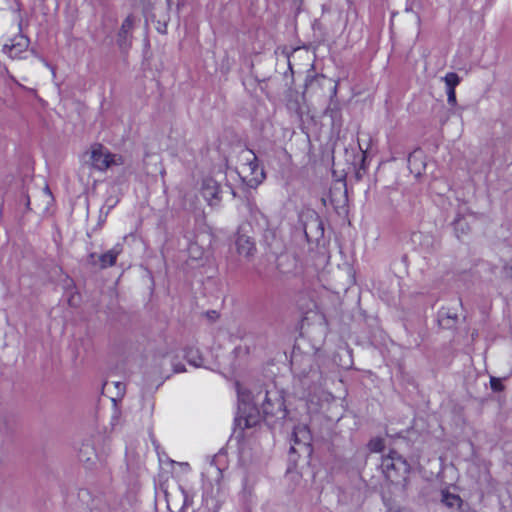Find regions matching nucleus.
<instances>
[{"label":"nucleus","instance_id":"obj_2","mask_svg":"<svg viewBox=\"0 0 512 512\" xmlns=\"http://www.w3.org/2000/svg\"><path fill=\"white\" fill-rule=\"evenodd\" d=\"M86 155L89 158V165L100 172H105L114 166H121L125 163V159L121 154L112 153L101 143L92 144Z\"/></svg>","mask_w":512,"mask_h":512},{"label":"nucleus","instance_id":"obj_9","mask_svg":"<svg viewBox=\"0 0 512 512\" xmlns=\"http://www.w3.org/2000/svg\"><path fill=\"white\" fill-rule=\"evenodd\" d=\"M29 46V39L22 35H16L14 38L9 39L2 48V51L10 58H21L22 54L26 52Z\"/></svg>","mask_w":512,"mask_h":512},{"label":"nucleus","instance_id":"obj_23","mask_svg":"<svg viewBox=\"0 0 512 512\" xmlns=\"http://www.w3.org/2000/svg\"><path fill=\"white\" fill-rule=\"evenodd\" d=\"M416 161H417V154L416 153L411 154L408 158L409 166L412 168Z\"/></svg>","mask_w":512,"mask_h":512},{"label":"nucleus","instance_id":"obj_17","mask_svg":"<svg viewBox=\"0 0 512 512\" xmlns=\"http://www.w3.org/2000/svg\"><path fill=\"white\" fill-rule=\"evenodd\" d=\"M185 358L190 365L196 368L202 366L203 359L197 348H187L185 351Z\"/></svg>","mask_w":512,"mask_h":512},{"label":"nucleus","instance_id":"obj_10","mask_svg":"<svg viewBox=\"0 0 512 512\" xmlns=\"http://www.w3.org/2000/svg\"><path fill=\"white\" fill-rule=\"evenodd\" d=\"M176 356L172 352H157L153 356L154 365L158 368L159 373H164L165 366L170 364L174 373L184 372V365L176 362Z\"/></svg>","mask_w":512,"mask_h":512},{"label":"nucleus","instance_id":"obj_16","mask_svg":"<svg viewBox=\"0 0 512 512\" xmlns=\"http://www.w3.org/2000/svg\"><path fill=\"white\" fill-rule=\"evenodd\" d=\"M453 226H454V231H455L456 237L458 239H461L463 236L467 235L468 232L470 231L469 222L462 215L457 216V218L453 222Z\"/></svg>","mask_w":512,"mask_h":512},{"label":"nucleus","instance_id":"obj_7","mask_svg":"<svg viewBox=\"0 0 512 512\" xmlns=\"http://www.w3.org/2000/svg\"><path fill=\"white\" fill-rule=\"evenodd\" d=\"M123 252V245L120 243L115 244L108 251L97 255L96 253H91L88 256V261L93 266H98L101 269H106L112 267L116 264L117 258Z\"/></svg>","mask_w":512,"mask_h":512},{"label":"nucleus","instance_id":"obj_24","mask_svg":"<svg viewBox=\"0 0 512 512\" xmlns=\"http://www.w3.org/2000/svg\"><path fill=\"white\" fill-rule=\"evenodd\" d=\"M166 27L167 25L164 23V24H159V26H157V31L159 33H162V34H165L166 33Z\"/></svg>","mask_w":512,"mask_h":512},{"label":"nucleus","instance_id":"obj_12","mask_svg":"<svg viewBox=\"0 0 512 512\" xmlns=\"http://www.w3.org/2000/svg\"><path fill=\"white\" fill-rule=\"evenodd\" d=\"M78 457L87 468H92L96 462L100 460V456L96 452L94 444L89 440L81 444L78 451Z\"/></svg>","mask_w":512,"mask_h":512},{"label":"nucleus","instance_id":"obj_18","mask_svg":"<svg viewBox=\"0 0 512 512\" xmlns=\"http://www.w3.org/2000/svg\"><path fill=\"white\" fill-rule=\"evenodd\" d=\"M188 256L191 260H202L205 255V250L197 241L190 242L187 248Z\"/></svg>","mask_w":512,"mask_h":512},{"label":"nucleus","instance_id":"obj_21","mask_svg":"<svg viewBox=\"0 0 512 512\" xmlns=\"http://www.w3.org/2000/svg\"><path fill=\"white\" fill-rule=\"evenodd\" d=\"M446 94H447V102L448 104H450L451 106H456L457 105V99H456V91L455 89H446Z\"/></svg>","mask_w":512,"mask_h":512},{"label":"nucleus","instance_id":"obj_11","mask_svg":"<svg viewBox=\"0 0 512 512\" xmlns=\"http://www.w3.org/2000/svg\"><path fill=\"white\" fill-rule=\"evenodd\" d=\"M235 246L237 253L245 258L253 256L256 251L255 242L252 237L243 232V228L237 232Z\"/></svg>","mask_w":512,"mask_h":512},{"label":"nucleus","instance_id":"obj_22","mask_svg":"<svg viewBox=\"0 0 512 512\" xmlns=\"http://www.w3.org/2000/svg\"><path fill=\"white\" fill-rule=\"evenodd\" d=\"M491 387L494 391H501L503 386L499 379L497 378H491Z\"/></svg>","mask_w":512,"mask_h":512},{"label":"nucleus","instance_id":"obj_5","mask_svg":"<svg viewBox=\"0 0 512 512\" xmlns=\"http://www.w3.org/2000/svg\"><path fill=\"white\" fill-rule=\"evenodd\" d=\"M292 441L293 445L290 448L291 453L306 454L308 456L311 455L312 436L307 425H298L294 428Z\"/></svg>","mask_w":512,"mask_h":512},{"label":"nucleus","instance_id":"obj_1","mask_svg":"<svg viewBox=\"0 0 512 512\" xmlns=\"http://www.w3.org/2000/svg\"><path fill=\"white\" fill-rule=\"evenodd\" d=\"M261 407L264 419L269 425H274L287 416L284 393L276 387L266 390Z\"/></svg>","mask_w":512,"mask_h":512},{"label":"nucleus","instance_id":"obj_8","mask_svg":"<svg viewBox=\"0 0 512 512\" xmlns=\"http://www.w3.org/2000/svg\"><path fill=\"white\" fill-rule=\"evenodd\" d=\"M247 207L251 224L260 232H263L266 238L273 236L274 233L270 227L268 216L261 211L254 201H248Z\"/></svg>","mask_w":512,"mask_h":512},{"label":"nucleus","instance_id":"obj_14","mask_svg":"<svg viewBox=\"0 0 512 512\" xmlns=\"http://www.w3.org/2000/svg\"><path fill=\"white\" fill-rule=\"evenodd\" d=\"M135 23H136V18L133 15H128L124 19V21L121 25V28L119 30V33H118V42H119L120 46H123L124 44H126L134 26H135Z\"/></svg>","mask_w":512,"mask_h":512},{"label":"nucleus","instance_id":"obj_3","mask_svg":"<svg viewBox=\"0 0 512 512\" xmlns=\"http://www.w3.org/2000/svg\"><path fill=\"white\" fill-rule=\"evenodd\" d=\"M381 466L386 477L392 482L404 478L410 469L407 461L396 451H390L387 456L383 457Z\"/></svg>","mask_w":512,"mask_h":512},{"label":"nucleus","instance_id":"obj_20","mask_svg":"<svg viewBox=\"0 0 512 512\" xmlns=\"http://www.w3.org/2000/svg\"><path fill=\"white\" fill-rule=\"evenodd\" d=\"M368 448L371 452H380L384 448V441L381 438L371 439L368 443Z\"/></svg>","mask_w":512,"mask_h":512},{"label":"nucleus","instance_id":"obj_6","mask_svg":"<svg viewBox=\"0 0 512 512\" xmlns=\"http://www.w3.org/2000/svg\"><path fill=\"white\" fill-rule=\"evenodd\" d=\"M200 193L210 206H216L221 201V181L212 176L203 178Z\"/></svg>","mask_w":512,"mask_h":512},{"label":"nucleus","instance_id":"obj_4","mask_svg":"<svg viewBox=\"0 0 512 512\" xmlns=\"http://www.w3.org/2000/svg\"><path fill=\"white\" fill-rule=\"evenodd\" d=\"M244 162L239 167V175L250 186L259 185L265 178L263 169L257 162V157L252 151H247L243 156Z\"/></svg>","mask_w":512,"mask_h":512},{"label":"nucleus","instance_id":"obj_15","mask_svg":"<svg viewBox=\"0 0 512 512\" xmlns=\"http://www.w3.org/2000/svg\"><path fill=\"white\" fill-rule=\"evenodd\" d=\"M441 502L450 509L458 510L462 505V499L457 495L443 490Z\"/></svg>","mask_w":512,"mask_h":512},{"label":"nucleus","instance_id":"obj_19","mask_svg":"<svg viewBox=\"0 0 512 512\" xmlns=\"http://www.w3.org/2000/svg\"><path fill=\"white\" fill-rule=\"evenodd\" d=\"M446 89H455L461 82V78L454 72H449L443 77Z\"/></svg>","mask_w":512,"mask_h":512},{"label":"nucleus","instance_id":"obj_13","mask_svg":"<svg viewBox=\"0 0 512 512\" xmlns=\"http://www.w3.org/2000/svg\"><path fill=\"white\" fill-rule=\"evenodd\" d=\"M166 497L168 507L172 509L171 507L174 506L176 509L175 512H183L185 508L191 503L189 496L181 487L179 488V495L167 494Z\"/></svg>","mask_w":512,"mask_h":512}]
</instances>
